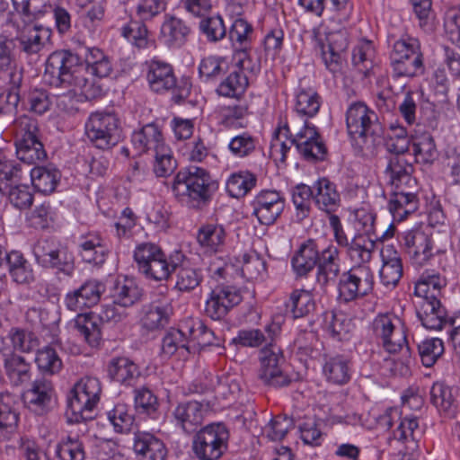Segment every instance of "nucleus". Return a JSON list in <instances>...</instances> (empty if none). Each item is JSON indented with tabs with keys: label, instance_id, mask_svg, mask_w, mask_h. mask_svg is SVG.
Wrapping results in <instances>:
<instances>
[{
	"label": "nucleus",
	"instance_id": "nucleus-1",
	"mask_svg": "<svg viewBox=\"0 0 460 460\" xmlns=\"http://www.w3.org/2000/svg\"><path fill=\"white\" fill-rule=\"evenodd\" d=\"M84 61L83 64L78 55L70 50H56L46 60L44 80L50 86L66 89L67 95L76 102L93 100L102 93L95 77L108 76L112 65L98 48H87Z\"/></svg>",
	"mask_w": 460,
	"mask_h": 460
},
{
	"label": "nucleus",
	"instance_id": "nucleus-2",
	"mask_svg": "<svg viewBox=\"0 0 460 460\" xmlns=\"http://www.w3.org/2000/svg\"><path fill=\"white\" fill-rule=\"evenodd\" d=\"M295 145L299 154L307 161L323 160L326 147L316 128L307 121L294 132L288 124L279 127L271 138L270 156L275 161L284 163L291 146Z\"/></svg>",
	"mask_w": 460,
	"mask_h": 460
},
{
	"label": "nucleus",
	"instance_id": "nucleus-3",
	"mask_svg": "<svg viewBox=\"0 0 460 460\" xmlns=\"http://www.w3.org/2000/svg\"><path fill=\"white\" fill-rule=\"evenodd\" d=\"M22 24H17L15 40L20 49L28 56L40 54L51 42L50 28L36 22L42 16V0H12Z\"/></svg>",
	"mask_w": 460,
	"mask_h": 460
},
{
	"label": "nucleus",
	"instance_id": "nucleus-4",
	"mask_svg": "<svg viewBox=\"0 0 460 460\" xmlns=\"http://www.w3.org/2000/svg\"><path fill=\"white\" fill-rule=\"evenodd\" d=\"M13 128L17 158L28 164L44 161L47 153L38 137L37 122L22 116L15 119Z\"/></svg>",
	"mask_w": 460,
	"mask_h": 460
},
{
	"label": "nucleus",
	"instance_id": "nucleus-5",
	"mask_svg": "<svg viewBox=\"0 0 460 460\" xmlns=\"http://www.w3.org/2000/svg\"><path fill=\"white\" fill-rule=\"evenodd\" d=\"M101 382L93 376L81 378L68 396V411L71 420L76 422L92 420L93 410L100 401Z\"/></svg>",
	"mask_w": 460,
	"mask_h": 460
},
{
	"label": "nucleus",
	"instance_id": "nucleus-6",
	"mask_svg": "<svg viewBox=\"0 0 460 460\" xmlns=\"http://www.w3.org/2000/svg\"><path fill=\"white\" fill-rule=\"evenodd\" d=\"M211 177L209 172L198 166L181 169L174 177L172 192L181 201H201L209 197Z\"/></svg>",
	"mask_w": 460,
	"mask_h": 460
},
{
	"label": "nucleus",
	"instance_id": "nucleus-7",
	"mask_svg": "<svg viewBox=\"0 0 460 460\" xmlns=\"http://www.w3.org/2000/svg\"><path fill=\"white\" fill-rule=\"evenodd\" d=\"M374 284V273L369 266H354L340 276L337 299L341 304L355 302L370 294Z\"/></svg>",
	"mask_w": 460,
	"mask_h": 460
},
{
	"label": "nucleus",
	"instance_id": "nucleus-8",
	"mask_svg": "<svg viewBox=\"0 0 460 460\" xmlns=\"http://www.w3.org/2000/svg\"><path fill=\"white\" fill-rule=\"evenodd\" d=\"M85 136L97 148L110 149L120 140L118 118L110 112H93L84 125Z\"/></svg>",
	"mask_w": 460,
	"mask_h": 460
},
{
	"label": "nucleus",
	"instance_id": "nucleus-9",
	"mask_svg": "<svg viewBox=\"0 0 460 460\" xmlns=\"http://www.w3.org/2000/svg\"><path fill=\"white\" fill-rule=\"evenodd\" d=\"M229 432L221 423L207 425L196 433L192 451L199 460L218 459L227 448Z\"/></svg>",
	"mask_w": 460,
	"mask_h": 460
},
{
	"label": "nucleus",
	"instance_id": "nucleus-10",
	"mask_svg": "<svg viewBox=\"0 0 460 460\" xmlns=\"http://www.w3.org/2000/svg\"><path fill=\"white\" fill-rule=\"evenodd\" d=\"M371 332L388 354H394L408 343L405 328L393 314H379L372 321Z\"/></svg>",
	"mask_w": 460,
	"mask_h": 460
},
{
	"label": "nucleus",
	"instance_id": "nucleus-11",
	"mask_svg": "<svg viewBox=\"0 0 460 460\" xmlns=\"http://www.w3.org/2000/svg\"><path fill=\"white\" fill-rule=\"evenodd\" d=\"M146 80L153 92L162 93L176 88L175 98L186 99L190 93V84L187 81L176 85V77L172 66L157 58L146 62Z\"/></svg>",
	"mask_w": 460,
	"mask_h": 460
},
{
	"label": "nucleus",
	"instance_id": "nucleus-12",
	"mask_svg": "<svg viewBox=\"0 0 460 460\" xmlns=\"http://www.w3.org/2000/svg\"><path fill=\"white\" fill-rule=\"evenodd\" d=\"M258 376L265 385L282 387L289 385L291 379L283 368L285 358L281 349L270 343L261 349Z\"/></svg>",
	"mask_w": 460,
	"mask_h": 460
},
{
	"label": "nucleus",
	"instance_id": "nucleus-13",
	"mask_svg": "<svg viewBox=\"0 0 460 460\" xmlns=\"http://www.w3.org/2000/svg\"><path fill=\"white\" fill-rule=\"evenodd\" d=\"M33 254L39 265L62 272H68L74 264V256L68 248L52 239H40L33 246Z\"/></svg>",
	"mask_w": 460,
	"mask_h": 460
},
{
	"label": "nucleus",
	"instance_id": "nucleus-14",
	"mask_svg": "<svg viewBox=\"0 0 460 460\" xmlns=\"http://www.w3.org/2000/svg\"><path fill=\"white\" fill-rule=\"evenodd\" d=\"M286 200L282 193L275 190H262L252 200V216L261 225L270 226L283 213Z\"/></svg>",
	"mask_w": 460,
	"mask_h": 460
},
{
	"label": "nucleus",
	"instance_id": "nucleus-15",
	"mask_svg": "<svg viewBox=\"0 0 460 460\" xmlns=\"http://www.w3.org/2000/svg\"><path fill=\"white\" fill-rule=\"evenodd\" d=\"M401 243L405 248L411 264L415 267L425 266L433 257L431 236L421 227L403 232Z\"/></svg>",
	"mask_w": 460,
	"mask_h": 460
},
{
	"label": "nucleus",
	"instance_id": "nucleus-16",
	"mask_svg": "<svg viewBox=\"0 0 460 460\" xmlns=\"http://www.w3.org/2000/svg\"><path fill=\"white\" fill-rule=\"evenodd\" d=\"M241 301V292L235 287L217 286L208 293L204 311L212 320H221Z\"/></svg>",
	"mask_w": 460,
	"mask_h": 460
},
{
	"label": "nucleus",
	"instance_id": "nucleus-17",
	"mask_svg": "<svg viewBox=\"0 0 460 460\" xmlns=\"http://www.w3.org/2000/svg\"><path fill=\"white\" fill-rule=\"evenodd\" d=\"M348 132L354 137H372L379 128L376 112L363 102L352 103L346 112Z\"/></svg>",
	"mask_w": 460,
	"mask_h": 460
},
{
	"label": "nucleus",
	"instance_id": "nucleus-18",
	"mask_svg": "<svg viewBox=\"0 0 460 460\" xmlns=\"http://www.w3.org/2000/svg\"><path fill=\"white\" fill-rule=\"evenodd\" d=\"M25 406L38 415L49 412L55 404V390L50 381L35 379L22 394Z\"/></svg>",
	"mask_w": 460,
	"mask_h": 460
},
{
	"label": "nucleus",
	"instance_id": "nucleus-19",
	"mask_svg": "<svg viewBox=\"0 0 460 460\" xmlns=\"http://www.w3.org/2000/svg\"><path fill=\"white\" fill-rule=\"evenodd\" d=\"M105 289L102 281L95 279H88L79 288L66 294L65 305L68 310L73 312L92 307L97 305Z\"/></svg>",
	"mask_w": 460,
	"mask_h": 460
},
{
	"label": "nucleus",
	"instance_id": "nucleus-20",
	"mask_svg": "<svg viewBox=\"0 0 460 460\" xmlns=\"http://www.w3.org/2000/svg\"><path fill=\"white\" fill-rule=\"evenodd\" d=\"M417 315L423 327L431 331H440L452 325L451 318L440 300H418Z\"/></svg>",
	"mask_w": 460,
	"mask_h": 460
},
{
	"label": "nucleus",
	"instance_id": "nucleus-21",
	"mask_svg": "<svg viewBox=\"0 0 460 460\" xmlns=\"http://www.w3.org/2000/svg\"><path fill=\"white\" fill-rule=\"evenodd\" d=\"M191 29L182 19L166 14L160 29V40L171 49H178L188 41Z\"/></svg>",
	"mask_w": 460,
	"mask_h": 460
},
{
	"label": "nucleus",
	"instance_id": "nucleus-22",
	"mask_svg": "<svg viewBox=\"0 0 460 460\" xmlns=\"http://www.w3.org/2000/svg\"><path fill=\"white\" fill-rule=\"evenodd\" d=\"M133 449L139 460H165L168 453L164 441L147 431L135 433Z\"/></svg>",
	"mask_w": 460,
	"mask_h": 460
},
{
	"label": "nucleus",
	"instance_id": "nucleus-23",
	"mask_svg": "<svg viewBox=\"0 0 460 460\" xmlns=\"http://www.w3.org/2000/svg\"><path fill=\"white\" fill-rule=\"evenodd\" d=\"M402 155H391L385 171L387 182L394 190L411 188L416 182L411 177L412 165Z\"/></svg>",
	"mask_w": 460,
	"mask_h": 460
},
{
	"label": "nucleus",
	"instance_id": "nucleus-24",
	"mask_svg": "<svg viewBox=\"0 0 460 460\" xmlns=\"http://www.w3.org/2000/svg\"><path fill=\"white\" fill-rule=\"evenodd\" d=\"M315 207L327 214L333 215L341 206V196L336 184L327 178H320L312 185Z\"/></svg>",
	"mask_w": 460,
	"mask_h": 460
},
{
	"label": "nucleus",
	"instance_id": "nucleus-25",
	"mask_svg": "<svg viewBox=\"0 0 460 460\" xmlns=\"http://www.w3.org/2000/svg\"><path fill=\"white\" fill-rule=\"evenodd\" d=\"M430 402L440 414L447 418L456 416L458 411L457 390L443 382H435L430 388Z\"/></svg>",
	"mask_w": 460,
	"mask_h": 460
},
{
	"label": "nucleus",
	"instance_id": "nucleus-26",
	"mask_svg": "<svg viewBox=\"0 0 460 460\" xmlns=\"http://www.w3.org/2000/svg\"><path fill=\"white\" fill-rule=\"evenodd\" d=\"M447 278L434 270H425L415 283L414 295L419 300H439L447 287Z\"/></svg>",
	"mask_w": 460,
	"mask_h": 460
},
{
	"label": "nucleus",
	"instance_id": "nucleus-27",
	"mask_svg": "<svg viewBox=\"0 0 460 460\" xmlns=\"http://www.w3.org/2000/svg\"><path fill=\"white\" fill-rule=\"evenodd\" d=\"M319 249L314 239L301 243L291 259V266L296 276L305 277L311 272L319 261Z\"/></svg>",
	"mask_w": 460,
	"mask_h": 460
},
{
	"label": "nucleus",
	"instance_id": "nucleus-28",
	"mask_svg": "<svg viewBox=\"0 0 460 460\" xmlns=\"http://www.w3.org/2000/svg\"><path fill=\"white\" fill-rule=\"evenodd\" d=\"M131 143L138 155L148 151L155 153L167 146L158 126L149 123L141 129L133 132Z\"/></svg>",
	"mask_w": 460,
	"mask_h": 460
},
{
	"label": "nucleus",
	"instance_id": "nucleus-29",
	"mask_svg": "<svg viewBox=\"0 0 460 460\" xmlns=\"http://www.w3.org/2000/svg\"><path fill=\"white\" fill-rule=\"evenodd\" d=\"M381 258L380 280L386 287H394L402 276L401 256L393 246L385 245L381 250Z\"/></svg>",
	"mask_w": 460,
	"mask_h": 460
},
{
	"label": "nucleus",
	"instance_id": "nucleus-30",
	"mask_svg": "<svg viewBox=\"0 0 460 460\" xmlns=\"http://www.w3.org/2000/svg\"><path fill=\"white\" fill-rule=\"evenodd\" d=\"M197 240L206 253L223 252L226 246V232L223 225L206 224L199 227Z\"/></svg>",
	"mask_w": 460,
	"mask_h": 460
},
{
	"label": "nucleus",
	"instance_id": "nucleus-31",
	"mask_svg": "<svg viewBox=\"0 0 460 460\" xmlns=\"http://www.w3.org/2000/svg\"><path fill=\"white\" fill-rule=\"evenodd\" d=\"M183 259L184 255L179 251L173 252L169 257L163 252L141 273L149 279L157 281L165 280L181 265Z\"/></svg>",
	"mask_w": 460,
	"mask_h": 460
},
{
	"label": "nucleus",
	"instance_id": "nucleus-32",
	"mask_svg": "<svg viewBox=\"0 0 460 460\" xmlns=\"http://www.w3.org/2000/svg\"><path fill=\"white\" fill-rule=\"evenodd\" d=\"M316 280L321 286H326L333 281L340 272L339 250L330 244L319 253V261L316 264Z\"/></svg>",
	"mask_w": 460,
	"mask_h": 460
},
{
	"label": "nucleus",
	"instance_id": "nucleus-33",
	"mask_svg": "<svg viewBox=\"0 0 460 460\" xmlns=\"http://www.w3.org/2000/svg\"><path fill=\"white\" fill-rule=\"evenodd\" d=\"M171 313V299L167 296L152 301L143 309L142 326L150 331L164 327L168 323Z\"/></svg>",
	"mask_w": 460,
	"mask_h": 460
},
{
	"label": "nucleus",
	"instance_id": "nucleus-34",
	"mask_svg": "<svg viewBox=\"0 0 460 460\" xmlns=\"http://www.w3.org/2000/svg\"><path fill=\"white\" fill-rule=\"evenodd\" d=\"M419 199L417 195L404 189L394 190L388 202V210L394 220L402 221L417 211Z\"/></svg>",
	"mask_w": 460,
	"mask_h": 460
},
{
	"label": "nucleus",
	"instance_id": "nucleus-35",
	"mask_svg": "<svg viewBox=\"0 0 460 460\" xmlns=\"http://www.w3.org/2000/svg\"><path fill=\"white\" fill-rule=\"evenodd\" d=\"M206 407L197 401L181 402L173 411L174 419L185 431H191L203 421Z\"/></svg>",
	"mask_w": 460,
	"mask_h": 460
},
{
	"label": "nucleus",
	"instance_id": "nucleus-36",
	"mask_svg": "<svg viewBox=\"0 0 460 460\" xmlns=\"http://www.w3.org/2000/svg\"><path fill=\"white\" fill-rule=\"evenodd\" d=\"M321 107V97L317 92L300 82L299 85L295 90V111L305 118L314 117Z\"/></svg>",
	"mask_w": 460,
	"mask_h": 460
},
{
	"label": "nucleus",
	"instance_id": "nucleus-37",
	"mask_svg": "<svg viewBox=\"0 0 460 460\" xmlns=\"http://www.w3.org/2000/svg\"><path fill=\"white\" fill-rule=\"evenodd\" d=\"M110 249L98 234H89L79 245V254L83 261L93 265H102L106 261Z\"/></svg>",
	"mask_w": 460,
	"mask_h": 460
},
{
	"label": "nucleus",
	"instance_id": "nucleus-38",
	"mask_svg": "<svg viewBox=\"0 0 460 460\" xmlns=\"http://www.w3.org/2000/svg\"><path fill=\"white\" fill-rule=\"evenodd\" d=\"M322 327L332 337L342 341L347 340L354 331L355 324L345 314L332 311L323 314Z\"/></svg>",
	"mask_w": 460,
	"mask_h": 460
},
{
	"label": "nucleus",
	"instance_id": "nucleus-39",
	"mask_svg": "<svg viewBox=\"0 0 460 460\" xmlns=\"http://www.w3.org/2000/svg\"><path fill=\"white\" fill-rule=\"evenodd\" d=\"M142 296V290L134 279L119 277L111 291V299L119 305L132 306Z\"/></svg>",
	"mask_w": 460,
	"mask_h": 460
},
{
	"label": "nucleus",
	"instance_id": "nucleus-40",
	"mask_svg": "<svg viewBox=\"0 0 460 460\" xmlns=\"http://www.w3.org/2000/svg\"><path fill=\"white\" fill-rule=\"evenodd\" d=\"M348 46L346 33L343 31H337L332 33L328 37L327 49L323 45L322 49V58L327 69L335 73L340 70L341 63V52Z\"/></svg>",
	"mask_w": 460,
	"mask_h": 460
},
{
	"label": "nucleus",
	"instance_id": "nucleus-41",
	"mask_svg": "<svg viewBox=\"0 0 460 460\" xmlns=\"http://www.w3.org/2000/svg\"><path fill=\"white\" fill-rule=\"evenodd\" d=\"M30 175L34 189L43 194L52 193L61 178L59 170L52 164L35 166L31 170Z\"/></svg>",
	"mask_w": 460,
	"mask_h": 460
},
{
	"label": "nucleus",
	"instance_id": "nucleus-42",
	"mask_svg": "<svg viewBox=\"0 0 460 460\" xmlns=\"http://www.w3.org/2000/svg\"><path fill=\"white\" fill-rule=\"evenodd\" d=\"M107 373L111 380L125 385H130L139 375L137 366L126 357L112 358L108 362Z\"/></svg>",
	"mask_w": 460,
	"mask_h": 460
},
{
	"label": "nucleus",
	"instance_id": "nucleus-43",
	"mask_svg": "<svg viewBox=\"0 0 460 460\" xmlns=\"http://www.w3.org/2000/svg\"><path fill=\"white\" fill-rule=\"evenodd\" d=\"M411 351L408 343H406L398 352L389 354L387 358H384L381 366L383 375L407 376L411 373Z\"/></svg>",
	"mask_w": 460,
	"mask_h": 460
},
{
	"label": "nucleus",
	"instance_id": "nucleus-44",
	"mask_svg": "<svg viewBox=\"0 0 460 460\" xmlns=\"http://www.w3.org/2000/svg\"><path fill=\"white\" fill-rule=\"evenodd\" d=\"M402 411L398 407H373L366 416L364 428L367 429H389L401 420Z\"/></svg>",
	"mask_w": 460,
	"mask_h": 460
},
{
	"label": "nucleus",
	"instance_id": "nucleus-45",
	"mask_svg": "<svg viewBox=\"0 0 460 460\" xmlns=\"http://www.w3.org/2000/svg\"><path fill=\"white\" fill-rule=\"evenodd\" d=\"M7 269L12 279L18 284H29L34 280L31 263L18 251L9 252Z\"/></svg>",
	"mask_w": 460,
	"mask_h": 460
},
{
	"label": "nucleus",
	"instance_id": "nucleus-46",
	"mask_svg": "<svg viewBox=\"0 0 460 460\" xmlns=\"http://www.w3.org/2000/svg\"><path fill=\"white\" fill-rule=\"evenodd\" d=\"M423 434L419 420L413 416L402 418L398 427L394 430V438L407 445L409 449L414 450L418 447V441Z\"/></svg>",
	"mask_w": 460,
	"mask_h": 460
},
{
	"label": "nucleus",
	"instance_id": "nucleus-47",
	"mask_svg": "<svg viewBox=\"0 0 460 460\" xmlns=\"http://www.w3.org/2000/svg\"><path fill=\"white\" fill-rule=\"evenodd\" d=\"M323 372L329 382L343 385L351 377V366L349 360L341 355L329 358L323 367Z\"/></svg>",
	"mask_w": 460,
	"mask_h": 460
},
{
	"label": "nucleus",
	"instance_id": "nucleus-48",
	"mask_svg": "<svg viewBox=\"0 0 460 460\" xmlns=\"http://www.w3.org/2000/svg\"><path fill=\"white\" fill-rule=\"evenodd\" d=\"M411 145L417 163L431 164L438 158L435 141L429 133L416 134L411 137Z\"/></svg>",
	"mask_w": 460,
	"mask_h": 460
},
{
	"label": "nucleus",
	"instance_id": "nucleus-49",
	"mask_svg": "<svg viewBox=\"0 0 460 460\" xmlns=\"http://www.w3.org/2000/svg\"><path fill=\"white\" fill-rule=\"evenodd\" d=\"M248 84L249 81L243 69L234 67L226 78L220 83L217 92L221 96L238 98L245 92Z\"/></svg>",
	"mask_w": 460,
	"mask_h": 460
},
{
	"label": "nucleus",
	"instance_id": "nucleus-50",
	"mask_svg": "<svg viewBox=\"0 0 460 460\" xmlns=\"http://www.w3.org/2000/svg\"><path fill=\"white\" fill-rule=\"evenodd\" d=\"M286 306L294 318H302L314 310L315 302L311 291L300 288L291 292Z\"/></svg>",
	"mask_w": 460,
	"mask_h": 460
},
{
	"label": "nucleus",
	"instance_id": "nucleus-51",
	"mask_svg": "<svg viewBox=\"0 0 460 460\" xmlns=\"http://www.w3.org/2000/svg\"><path fill=\"white\" fill-rule=\"evenodd\" d=\"M4 361L6 376L13 385H21L31 379L30 364L22 357L10 354Z\"/></svg>",
	"mask_w": 460,
	"mask_h": 460
},
{
	"label": "nucleus",
	"instance_id": "nucleus-52",
	"mask_svg": "<svg viewBox=\"0 0 460 460\" xmlns=\"http://www.w3.org/2000/svg\"><path fill=\"white\" fill-rule=\"evenodd\" d=\"M371 236L359 234H355L346 250L349 257L358 265H367L366 263L371 260L375 248V243Z\"/></svg>",
	"mask_w": 460,
	"mask_h": 460
},
{
	"label": "nucleus",
	"instance_id": "nucleus-53",
	"mask_svg": "<svg viewBox=\"0 0 460 460\" xmlns=\"http://www.w3.org/2000/svg\"><path fill=\"white\" fill-rule=\"evenodd\" d=\"M291 196L296 219L302 222L311 213V204L314 201L313 187L304 183L298 184L291 190Z\"/></svg>",
	"mask_w": 460,
	"mask_h": 460
},
{
	"label": "nucleus",
	"instance_id": "nucleus-54",
	"mask_svg": "<svg viewBox=\"0 0 460 460\" xmlns=\"http://www.w3.org/2000/svg\"><path fill=\"white\" fill-rule=\"evenodd\" d=\"M256 185V177L248 171L233 172L226 180V189L233 198H243Z\"/></svg>",
	"mask_w": 460,
	"mask_h": 460
},
{
	"label": "nucleus",
	"instance_id": "nucleus-55",
	"mask_svg": "<svg viewBox=\"0 0 460 460\" xmlns=\"http://www.w3.org/2000/svg\"><path fill=\"white\" fill-rule=\"evenodd\" d=\"M107 419L117 433L131 431L135 417L132 409L126 403H117L113 409L107 411Z\"/></svg>",
	"mask_w": 460,
	"mask_h": 460
},
{
	"label": "nucleus",
	"instance_id": "nucleus-56",
	"mask_svg": "<svg viewBox=\"0 0 460 460\" xmlns=\"http://www.w3.org/2000/svg\"><path fill=\"white\" fill-rule=\"evenodd\" d=\"M73 326L91 347H96L99 344L101 331L91 313L78 314Z\"/></svg>",
	"mask_w": 460,
	"mask_h": 460
},
{
	"label": "nucleus",
	"instance_id": "nucleus-57",
	"mask_svg": "<svg viewBox=\"0 0 460 460\" xmlns=\"http://www.w3.org/2000/svg\"><path fill=\"white\" fill-rule=\"evenodd\" d=\"M190 345L186 338L177 329L169 330L162 340V354L170 358L178 354L179 358H185L190 354Z\"/></svg>",
	"mask_w": 460,
	"mask_h": 460
},
{
	"label": "nucleus",
	"instance_id": "nucleus-58",
	"mask_svg": "<svg viewBox=\"0 0 460 460\" xmlns=\"http://www.w3.org/2000/svg\"><path fill=\"white\" fill-rule=\"evenodd\" d=\"M259 144L258 138L248 131H243L229 140L227 148L236 158H245L252 155Z\"/></svg>",
	"mask_w": 460,
	"mask_h": 460
},
{
	"label": "nucleus",
	"instance_id": "nucleus-59",
	"mask_svg": "<svg viewBox=\"0 0 460 460\" xmlns=\"http://www.w3.org/2000/svg\"><path fill=\"white\" fill-rule=\"evenodd\" d=\"M349 220L359 234L376 236V215L368 206L354 209L349 215Z\"/></svg>",
	"mask_w": 460,
	"mask_h": 460
},
{
	"label": "nucleus",
	"instance_id": "nucleus-60",
	"mask_svg": "<svg viewBox=\"0 0 460 460\" xmlns=\"http://www.w3.org/2000/svg\"><path fill=\"white\" fill-rule=\"evenodd\" d=\"M422 56L416 38L405 35L395 40L390 55L391 65L411 56Z\"/></svg>",
	"mask_w": 460,
	"mask_h": 460
},
{
	"label": "nucleus",
	"instance_id": "nucleus-61",
	"mask_svg": "<svg viewBox=\"0 0 460 460\" xmlns=\"http://www.w3.org/2000/svg\"><path fill=\"white\" fill-rule=\"evenodd\" d=\"M375 47L373 42L367 40H359L352 51V63L362 73L367 74L373 66Z\"/></svg>",
	"mask_w": 460,
	"mask_h": 460
},
{
	"label": "nucleus",
	"instance_id": "nucleus-62",
	"mask_svg": "<svg viewBox=\"0 0 460 460\" xmlns=\"http://www.w3.org/2000/svg\"><path fill=\"white\" fill-rule=\"evenodd\" d=\"M176 168L177 162L168 145L154 153L153 172L156 177L166 178L172 174Z\"/></svg>",
	"mask_w": 460,
	"mask_h": 460
},
{
	"label": "nucleus",
	"instance_id": "nucleus-63",
	"mask_svg": "<svg viewBox=\"0 0 460 460\" xmlns=\"http://www.w3.org/2000/svg\"><path fill=\"white\" fill-rule=\"evenodd\" d=\"M292 426L293 421L290 418L282 415L274 416L262 428L261 437L271 441H280L286 437Z\"/></svg>",
	"mask_w": 460,
	"mask_h": 460
},
{
	"label": "nucleus",
	"instance_id": "nucleus-64",
	"mask_svg": "<svg viewBox=\"0 0 460 460\" xmlns=\"http://www.w3.org/2000/svg\"><path fill=\"white\" fill-rule=\"evenodd\" d=\"M120 34L129 43L138 49L148 45V31L146 26L138 21H129L120 28Z\"/></svg>",
	"mask_w": 460,
	"mask_h": 460
}]
</instances>
